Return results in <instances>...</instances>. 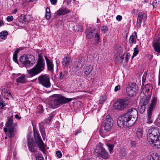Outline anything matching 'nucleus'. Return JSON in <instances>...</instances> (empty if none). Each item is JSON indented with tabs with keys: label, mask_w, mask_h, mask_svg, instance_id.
Here are the masks:
<instances>
[{
	"label": "nucleus",
	"mask_w": 160,
	"mask_h": 160,
	"mask_svg": "<svg viewBox=\"0 0 160 160\" xmlns=\"http://www.w3.org/2000/svg\"><path fill=\"white\" fill-rule=\"evenodd\" d=\"M157 102V99L154 97L151 100V102L149 107V108L148 111V117L147 121V122L148 123H152V120L151 119L152 115V111L154 106L156 104Z\"/></svg>",
	"instance_id": "obj_12"
},
{
	"label": "nucleus",
	"mask_w": 160,
	"mask_h": 160,
	"mask_svg": "<svg viewBox=\"0 0 160 160\" xmlns=\"http://www.w3.org/2000/svg\"><path fill=\"white\" fill-rule=\"evenodd\" d=\"M128 101L125 99L118 100L114 104L116 109L121 110L125 108L128 105Z\"/></svg>",
	"instance_id": "obj_11"
},
{
	"label": "nucleus",
	"mask_w": 160,
	"mask_h": 160,
	"mask_svg": "<svg viewBox=\"0 0 160 160\" xmlns=\"http://www.w3.org/2000/svg\"><path fill=\"white\" fill-rule=\"evenodd\" d=\"M153 46L155 51L157 52L158 56L160 55V38H158L157 40H154L153 42Z\"/></svg>",
	"instance_id": "obj_17"
},
{
	"label": "nucleus",
	"mask_w": 160,
	"mask_h": 160,
	"mask_svg": "<svg viewBox=\"0 0 160 160\" xmlns=\"http://www.w3.org/2000/svg\"><path fill=\"white\" fill-rule=\"evenodd\" d=\"M15 117L17 119H20L21 118V117H19L18 115L16 114L15 115Z\"/></svg>",
	"instance_id": "obj_62"
},
{
	"label": "nucleus",
	"mask_w": 160,
	"mask_h": 160,
	"mask_svg": "<svg viewBox=\"0 0 160 160\" xmlns=\"http://www.w3.org/2000/svg\"><path fill=\"white\" fill-rule=\"evenodd\" d=\"M131 144L132 146H135L136 144V142L135 141H132L131 142Z\"/></svg>",
	"instance_id": "obj_56"
},
{
	"label": "nucleus",
	"mask_w": 160,
	"mask_h": 160,
	"mask_svg": "<svg viewBox=\"0 0 160 160\" xmlns=\"http://www.w3.org/2000/svg\"><path fill=\"white\" fill-rule=\"evenodd\" d=\"M92 70V67L91 65L87 66L85 68L84 73L86 75H88Z\"/></svg>",
	"instance_id": "obj_26"
},
{
	"label": "nucleus",
	"mask_w": 160,
	"mask_h": 160,
	"mask_svg": "<svg viewBox=\"0 0 160 160\" xmlns=\"http://www.w3.org/2000/svg\"><path fill=\"white\" fill-rule=\"evenodd\" d=\"M54 114V113L53 112H52L50 114L48 118L44 120L43 121V122H41V123H40V130L41 131V134L42 135V136L44 140L45 138V133L44 131V129L43 128V127L41 124L49 123L50 122V121L51 120V119L53 118Z\"/></svg>",
	"instance_id": "obj_14"
},
{
	"label": "nucleus",
	"mask_w": 160,
	"mask_h": 160,
	"mask_svg": "<svg viewBox=\"0 0 160 160\" xmlns=\"http://www.w3.org/2000/svg\"><path fill=\"white\" fill-rule=\"evenodd\" d=\"M138 46L137 45L135 48H134V52L133 56L132 57V59L134 57L136 56L138 53Z\"/></svg>",
	"instance_id": "obj_33"
},
{
	"label": "nucleus",
	"mask_w": 160,
	"mask_h": 160,
	"mask_svg": "<svg viewBox=\"0 0 160 160\" xmlns=\"http://www.w3.org/2000/svg\"><path fill=\"white\" fill-rule=\"evenodd\" d=\"M57 157L59 158H60L62 156V153L59 151H58L56 152Z\"/></svg>",
	"instance_id": "obj_45"
},
{
	"label": "nucleus",
	"mask_w": 160,
	"mask_h": 160,
	"mask_svg": "<svg viewBox=\"0 0 160 160\" xmlns=\"http://www.w3.org/2000/svg\"><path fill=\"white\" fill-rule=\"evenodd\" d=\"M45 17L47 19H49L51 18V14L50 13H46Z\"/></svg>",
	"instance_id": "obj_47"
},
{
	"label": "nucleus",
	"mask_w": 160,
	"mask_h": 160,
	"mask_svg": "<svg viewBox=\"0 0 160 160\" xmlns=\"http://www.w3.org/2000/svg\"><path fill=\"white\" fill-rule=\"evenodd\" d=\"M138 87L135 83L129 84L127 86L126 91L128 95L132 97L136 94Z\"/></svg>",
	"instance_id": "obj_10"
},
{
	"label": "nucleus",
	"mask_w": 160,
	"mask_h": 160,
	"mask_svg": "<svg viewBox=\"0 0 160 160\" xmlns=\"http://www.w3.org/2000/svg\"><path fill=\"white\" fill-rule=\"evenodd\" d=\"M136 135L139 138L142 137V127H139L137 128Z\"/></svg>",
	"instance_id": "obj_27"
},
{
	"label": "nucleus",
	"mask_w": 160,
	"mask_h": 160,
	"mask_svg": "<svg viewBox=\"0 0 160 160\" xmlns=\"http://www.w3.org/2000/svg\"><path fill=\"white\" fill-rule=\"evenodd\" d=\"M19 50H20L19 49H18L14 51V54H16V55H18V54L19 52Z\"/></svg>",
	"instance_id": "obj_59"
},
{
	"label": "nucleus",
	"mask_w": 160,
	"mask_h": 160,
	"mask_svg": "<svg viewBox=\"0 0 160 160\" xmlns=\"http://www.w3.org/2000/svg\"><path fill=\"white\" fill-rule=\"evenodd\" d=\"M28 148L29 150L32 152H34L36 150L34 148V144L33 143L28 144Z\"/></svg>",
	"instance_id": "obj_32"
},
{
	"label": "nucleus",
	"mask_w": 160,
	"mask_h": 160,
	"mask_svg": "<svg viewBox=\"0 0 160 160\" xmlns=\"http://www.w3.org/2000/svg\"><path fill=\"white\" fill-rule=\"evenodd\" d=\"M93 153L95 156L104 159H107L110 157L108 152L101 146H96Z\"/></svg>",
	"instance_id": "obj_6"
},
{
	"label": "nucleus",
	"mask_w": 160,
	"mask_h": 160,
	"mask_svg": "<svg viewBox=\"0 0 160 160\" xmlns=\"http://www.w3.org/2000/svg\"><path fill=\"white\" fill-rule=\"evenodd\" d=\"M45 58L46 61L48 70L52 71L53 69V64L52 61L48 59L46 56H45Z\"/></svg>",
	"instance_id": "obj_21"
},
{
	"label": "nucleus",
	"mask_w": 160,
	"mask_h": 160,
	"mask_svg": "<svg viewBox=\"0 0 160 160\" xmlns=\"http://www.w3.org/2000/svg\"><path fill=\"white\" fill-rule=\"evenodd\" d=\"M147 75V73L145 72L144 73L143 76L142 77V82L143 83L144 82H145L146 79V76Z\"/></svg>",
	"instance_id": "obj_49"
},
{
	"label": "nucleus",
	"mask_w": 160,
	"mask_h": 160,
	"mask_svg": "<svg viewBox=\"0 0 160 160\" xmlns=\"http://www.w3.org/2000/svg\"><path fill=\"white\" fill-rule=\"evenodd\" d=\"M27 77L25 75L22 74L16 79V82L18 85L20 83H25L26 82V78Z\"/></svg>",
	"instance_id": "obj_19"
},
{
	"label": "nucleus",
	"mask_w": 160,
	"mask_h": 160,
	"mask_svg": "<svg viewBox=\"0 0 160 160\" xmlns=\"http://www.w3.org/2000/svg\"><path fill=\"white\" fill-rule=\"evenodd\" d=\"M9 91L5 88H3L1 92L2 95L4 97H6V94L9 92Z\"/></svg>",
	"instance_id": "obj_35"
},
{
	"label": "nucleus",
	"mask_w": 160,
	"mask_h": 160,
	"mask_svg": "<svg viewBox=\"0 0 160 160\" xmlns=\"http://www.w3.org/2000/svg\"><path fill=\"white\" fill-rule=\"evenodd\" d=\"M39 83L45 87L48 88L51 87L50 78L47 74L41 75L38 78Z\"/></svg>",
	"instance_id": "obj_8"
},
{
	"label": "nucleus",
	"mask_w": 160,
	"mask_h": 160,
	"mask_svg": "<svg viewBox=\"0 0 160 160\" xmlns=\"http://www.w3.org/2000/svg\"><path fill=\"white\" fill-rule=\"evenodd\" d=\"M15 132V127L8 128V134L9 137L11 138L13 137L14 135Z\"/></svg>",
	"instance_id": "obj_25"
},
{
	"label": "nucleus",
	"mask_w": 160,
	"mask_h": 160,
	"mask_svg": "<svg viewBox=\"0 0 160 160\" xmlns=\"http://www.w3.org/2000/svg\"><path fill=\"white\" fill-rule=\"evenodd\" d=\"M75 0H66L65 1V2H67V5L68 4L71 2H73Z\"/></svg>",
	"instance_id": "obj_55"
},
{
	"label": "nucleus",
	"mask_w": 160,
	"mask_h": 160,
	"mask_svg": "<svg viewBox=\"0 0 160 160\" xmlns=\"http://www.w3.org/2000/svg\"><path fill=\"white\" fill-rule=\"evenodd\" d=\"M8 34V32L6 31H3L1 32L0 33V37L2 39H5Z\"/></svg>",
	"instance_id": "obj_29"
},
{
	"label": "nucleus",
	"mask_w": 160,
	"mask_h": 160,
	"mask_svg": "<svg viewBox=\"0 0 160 160\" xmlns=\"http://www.w3.org/2000/svg\"><path fill=\"white\" fill-rule=\"evenodd\" d=\"M17 55L13 54V61L17 63L18 62L17 60Z\"/></svg>",
	"instance_id": "obj_44"
},
{
	"label": "nucleus",
	"mask_w": 160,
	"mask_h": 160,
	"mask_svg": "<svg viewBox=\"0 0 160 160\" xmlns=\"http://www.w3.org/2000/svg\"><path fill=\"white\" fill-rule=\"evenodd\" d=\"M107 146L108 148L109 151L110 152H111L114 147L113 145L112 144L108 143L107 144Z\"/></svg>",
	"instance_id": "obj_39"
},
{
	"label": "nucleus",
	"mask_w": 160,
	"mask_h": 160,
	"mask_svg": "<svg viewBox=\"0 0 160 160\" xmlns=\"http://www.w3.org/2000/svg\"><path fill=\"white\" fill-rule=\"evenodd\" d=\"M45 67V62L43 57L40 55L38 56V60L36 65L30 70H27L29 75L32 77L38 74L43 70Z\"/></svg>",
	"instance_id": "obj_4"
},
{
	"label": "nucleus",
	"mask_w": 160,
	"mask_h": 160,
	"mask_svg": "<svg viewBox=\"0 0 160 160\" xmlns=\"http://www.w3.org/2000/svg\"><path fill=\"white\" fill-rule=\"evenodd\" d=\"M106 99V97L105 96L101 97L99 100V102L100 103H103L105 101Z\"/></svg>",
	"instance_id": "obj_40"
},
{
	"label": "nucleus",
	"mask_w": 160,
	"mask_h": 160,
	"mask_svg": "<svg viewBox=\"0 0 160 160\" xmlns=\"http://www.w3.org/2000/svg\"><path fill=\"white\" fill-rule=\"evenodd\" d=\"M129 41L131 43H135L136 40L135 36L133 35H131L129 38Z\"/></svg>",
	"instance_id": "obj_37"
},
{
	"label": "nucleus",
	"mask_w": 160,
	"mask_h": 160,
	"mask_svg": "<svg viewBox=\"0 0 160 160\" xmlns=\"http://www.w3.org/2000/svg\"><path fill=\"white\" fill-rule=\"evenodd\" d=\"M46 13H50V9L48 8H47L46 9Z\"/></svg>",
	"instance_id": "obj_60"
},
{
	"label": "nucleus",
	"mask_w": 160,
	"mask_h": 160,
	"mask_svg": "<svg viewBox=\"0 0 160 160\" xmlns=\"http://www.w3.org/2000/svg\"><path fill=\"white\" fill-rule=\"evenodd\" d=\"M71 59L69 57H65L62 60V65L65 67L68 66L72 62Z\"/></svg>",
	"instance_id": "obj_24"
},
{
	"label": "nucleus",
	"mask_w": 160,
	"mask_h": 160,
	"mask_svg": "<svg viewBox=\"0 0 160 160\" xmlns=\"http://www.w3.org/2000/svg\"><path fill=\"white\" fill-rule=\"evenodd\" d=\"M13 118V116H11L10 117L7 121L6 125L8 128H12L16 127V124L13 123L12 120Z\"/></svg>",
	"instance_id": "obj_20"
},
{
	"label": "nucleus",
	"mask_w": 160,
	"mask_h": 160,
	"mask_svg": "<svg viewBox=\"0 0 160 160\" xmlns=\"http://www.w3.org/2000/svg\"><path fill=\"white\" fill-rule=\"evenodd\" d=\"M148 160H160V157L156 152H155L151 154Z\"/></svg>",
	"instance_id": "obj_23"
},
{
	"label": "nucleus",
	"mask_w": 160,
	"mask_h": 160,
	"mask_svg": "<svg viewBox=\"0 0 160 160\" xmlns=\"http://www.w3.org/2000/svg\"><path fill=\"white\" fill-rule=\"evenodd\" d=\"M147 139L152 147L160 148V133L157 127H152L148 130Z\"/></svg>",
	"instance_id": "obj_2"
},
{
	"label": "nucleus",
	"mask_w": 160,
	"mask_h": 160,
	"mask_svg": "<svg viewBox=\"0 0 160 160\" xmlns=\"http://www.w3.org/2000/svg\"><path fill=\"white\" fill-rule=\"evenodd\" d=\"M147 18V14L145 13L140 12L138 14V17L137 22V28L141 27L142 22H145Z\"/></svg>",
	"instance_id": "obj_15"
},
{
	"label": "nucleus",
	"mask_w": 160,
	"mask_h": 160,
	"mask_svg": "<svg viewBox=\"0 0 160 160\" xmlns=\"http://www.w3.org/2000/svg\"><path fill=\"white\" fill-rule=\"evenodd\" d=\"M158 4V2L156 0H155L154 1H153L152 3V6L153 8H156Z\"/></svg>",
	"instance_id": "obj_41"
},
{
	"label": "nucleus",
	"mask_w": 160,
	"mask_h": 160,
	"mask_svg": "<svg viewBox=\"0 0 160 160\" xmlns=\"http://www.w3.org/2000/svg\"><path fill=\"white\" fill-rule=\"evenodd\" d=\"M19 61L26 67L31 66L35 62L34 57L32 55H23L21 56Z\"/></svg>",
	"instance_id": "obj_5"
},
{
	"label": "nucleus",
	"mask_w": 160,
	"mask_h": 160,
	"mask_svg": "<svg viewBox=\"0 0 160 160\" xmlns=\"http://www.w3.org/2000/svg\"><path fill=\"white\" fill-rule=\"evenodd\" d=\"M86 35L87 38L89 39H94L97 43L99 41L100 36L98 30L95 28H92L87 29L86 31Z\"/></svg>",
	"instance_id": "obj_7"
},
{
	"label": "nucleus",
	"mask_w": 160,
	"mask_h": 160,
	"mask_svg": "<svg viewBox=\"0 0 160 160\" xmlns=\"http://www.w3.org/2000/svg\"><path fill=\"white\" fill-rule=\"evenodd\" d=\"M113 125V120L112 118L109 116H107L104 121V126L105 130L107 132L110 131Z\"/></svg>",
	"instance_id": "obj_13"
},
{
	"label": "nucleus",
	"mask_w": 160,
	"mask_h": 160,
	"mask_svg": "<svg viewBox=\"0 0 160 160\" xmlns=\"http://www.w3.org/2000/svg\"><path fill=\"white\" fill-rule=\"evenodd\" d=\"M120 59H121L122 60V59H123L124 58V55H122V56H121L120 57Z\"/></svg>",
	"instance_id": "obj_64"
},
{
	"label": "nucleus",
	"mask_w": 160,
	"mask_h": 160,
	"mask_svg": "<svg viewBox=\"0 0 160 160\" xmlns=\"http://www.w3.org/2000/svg\"><path fill=\"white\" fill-rule=\"evenodd\" d=\"M101 30L103 32V33H105L107 32L108 29L106 26H104L102 27Z\"/></svg>",
	"instance_id": "obj_42"
},
{
	"label": "nucleus",
	"mask_w": 160,
	"mask_h": 160,
	"mask_svg": "<svg viewBox=\"0 0 160 160\" xmlns=\"http://www.w3.org/2000/svg\"><path fill=\"white\" fill-rule=\"evenodd\" d=\"M13 18L12 16H8L7 18V20L8 22H11L13 20Z\"/></svg>",
	"instance_id": "obj_43"
},
{
	"label": "nucleus",
	"mask_w": 160,
	"mask_h": 160,
	"mask_svg": "<svg viewBox=\"0 0 160 160\" xmlns=\"http://www.w3.org/2000/svg\"><path fill=\"white\" fill-rule=\"evenodd\" d=\"M120 86L119 85L116 86L114 88V91L115 92L117 91L118 90L120 89Z\"/></svg>",
	"instance_id": "obj_50"
},
{
	"label": "nucleus",
	"mask_w": 160,
	"mask_h": 160,
	"mask_svg": "<svg viewBox=\"0 0 160 160\" xmlns=\"http://www.w3.org/2000/svg\"><path fill=\"white\" fill-rule=\"evenodd\" d=\"M12 97V95L10 92L9 91V92H8L7 94H6V97H4V98L7 99H9L10 98H11Z\"/></svg>",
	"instance_id": "obj_46"
},
{
	"label": "nucleus",
	"mask_w": 160,
	"mask_h": 160,
	"mask_svg": "<svg viewBox=\"0 0 160 160\" xmlns=\"http://www.w3.org/2000/svg\"><path fill=\"white\" fill-rule=\"evenodd\" d=\"M36 160H43L42 155L41 154L38 153L35 155Z\"/></svg>",
	"instance_id": "obj_38"
},
{
	"label": "nucleus",
	"mask_w": 160,
	"mask_h": 160,
	"mask_svg": "<svg viewBox=\"0 0 160 160\" xmlns=\"http://www.w3.org/2000/svg\"><path fill=\"white\" fill-rule=\"evenodd\" d=\"M70 12V11L68 8H61L57 11V13L58 15L61 16L65 14Z\"/></svg>",
	"instance_id": "obj_22"
},
{
	"label": "nucleus",
	"mask_w": 160,
	"mask_h": 160,
	"mask_svg": "<svg viewBox=\"0 0 160 160\" xmlns=\"http://www.w3.org/2000/svg\"><path fill=\"white\" fill-rule=\"evenodd\" d=\"M51 3L53 5H55L56 4L57 0H50Z\"/></svg>",
	"instance_id": "obj_54"
},
{
	"label": "nucleus",
	"mask_w": 160,
	"mask_h": 160,
	"mask_svg": "<svg viewBox=\"0 0 160 160\" xmlns=\"http://www.w3.org/2000/svg\"><path fill=\"white\" fill-rule=\"evenodd\" d=\"M127 154L126 150L124 149H122L120 151L119 156L121 158H123Z\"/></svg>",
	"instance_id": "obj_31"
},
{
	"label": "nucleus",
	"mask_w": 160,
	"mask_h": 160,
	"mask_svg": "<svg viewBox=\"0 0 160 160\" xmlns=\"http://www.w3.org/2000/svg\"><path fill=\"white\" fill-rule=\"evenodd\" d=\"M85 59L84 58H80L75 61L74 63L73 67L79 69L81 68L85 63Z\"/></svg>",
	"instance_id": "obj_16"
},
{
	"label": "nucleus",
	"mask_w": 160,
	"mask_h": 160,
	"mask_svg": "<svg viewBox=\"0 0 160 160\" xmlns=\"http://www.w3.org/2000/svg\"><path fill=\"white\" fill-rule=\"evenodd\" d=\"M130 55L128 54L125 57V59L126 60V61H128V60L129 59V58H130Z\"/></svg>",
	"instance_id": "obj_57"
},
{
	"label": "nucleus",
	"mask_w": 160,
	"mask_h": 160,
	"mask_svg": "<svg viewBox=\"0 0 160 160\" xmlns=\"http://www.w3.org/2000/svg\"><path fill=\"white\" fill-rule=\"evenodd\" d=\"M24 22L25 25L30 21V17L29 15H24Z\"/></svg>",
	"instance_id": "obj_36"
},
{
	"label": "nucleus",
	"mask_w": 160,
	"mask_h": 160,
	"mask_svg": "<svg viewBox=\"0 0 160 160\" xmlns=\"http://www.w3.org/2000/svg\"><path fill=\"white\" fill-rule=\"evenodd\" d=\"M138 113L135 108L129 109L117 121L118 125L120 127L124 126L130 127L133 125L136 122L138 118Z\"/></svg>",
	"instance_id": "obj_1"
},
{
	"label": "nucleus",
	"mask_w": 160,
	"mask_h": 160,
	"mask_svg": "<svg viewBox=\"0 0 160 160\" xmlns=\"http://www.w3.org/2000/svg\"><path fill=\"white\" fill-rule=\"evenodd\" d=\"M149 100L148 98H143L140 101L141 104L142 105L146 106V105H148V103L149 102Z\"/></svg>",
	"instance_id": "obj_28"
},
{
	"label": "nucleus",
	"mask_w": 160,
	"mask_h": 160,
	"mask_svg": "<svg viewBox=\"0 0 160 160\" xmlns=\"http://www.w3.org/2000/svg\"><path fill=\"white\" fill-rule=\"evenodd\" d=\"M28 144L33 143V142L32 138L30 137H28Z\"/></svg>",
	"instance_id": "obj_48"
},
{
	"label": "nucleus",
	"mask_w": 160,
	"mask_h": 160,
	"mask_svg": "<svg viewBox=\"0 0 160 160\" xmlns=\"http://www.w3.org/2000/svg\"><path fill=\"white\" fill-rule=\"evenodd\" d=\"M34 135L35 142L38 145V148H40V150L45 153V146L38 132L34 131Z\"/></svg>",
	"instance_id": "obj_9"
},
{
	"label": "nucleus",
	"mask_w": 160,
	"mask_h": 160,
	"mask_svg": "<svg viewBox=\"0 0 160 160\" xmlns=\"http://www.w3.org/2000/svg\"><path fill=\"white\" fill-rule=\"evenodd\" d=\"M145 106L141 104L140 106L139 107V109L140 112L142 114L145 112Z\"/></svg>",
	"instance_id": "obj_34"
},
{
	"label": "nucleus",
	"mask_w": 160,
	"mask_h": 160,
	"mask_svg": "<svg viewBox=\"0 0 160 160\" xmlns=\"http://www.w3.org/2000/svg\"><path fill=\"white\" fill-rule=\"evenodd\" d=\"M4 106V103L2 101H0V108H2Z\"/></svg>",
	"instance_id": "obj_51"
},
{
	"label": "nucleus",
	"mask_w": 160,
	"mask_h": 160,
	"mask_svg": "<svg viewBox=\"0 0 160 160\" xmlns=\"http://www.w3.org/2000/svg\"><path fill=\"white\" fill-rule=\"evenodd\" d=\"M3 25V22L1 20H0V27Z\"/></svg>",
	"instance_id": "obj_63"
},
{
	"label": "nucleus",
	"mask_w": 160,
	"mask_h": 160,
	"mask_svg": "<svg viewBox=\"0 0 160 160\" xmlns=\"http://www.w3.org/2000/svg\"><path fill=\"white\" fill-rule=\"evenodd\" d=\"M138 12V11L136 9H133L132 11V13L134 15H135L136 13Z\"/></svg>",
	"instance_id": "obj_53"
},
{
	"label": "nucleus",
	"mask_w": 160,
	"mask_h": 160,
	"mask_svg": "<svg viewBox=\"0 0 160 160\" xmlns=\"http://www.w3.org/2000/svg\"><path fill=\"white\" fill-rule=\"evenodd\" d=\"M24 15H21L15 21V23L18 26H22L25 25L24 22Z\"/></svg>",
	"instance_id": "obj_18"
},
{
	"label": "nucleus",
	"mask_w": 160,
	"mask_h": 160,
	"mask_svg": "<svg viewBox=\"0 0 160 160\" xmlns=\"http://www.w3.org/2000/svg\"><path fill=\"white\" fill-rule=\"evenodd\" d=\"M68 72L67 71H64L60 73V79H66L68 75Z\"/></svg>",
	"instance_id": "obj_30"
},
{
	"label": "nucleus",
	"mask_w": 160,
	"mask_h": 160,
	"mask_svg": "<svg viewBox=\"0 0 160 160\" xmlns=\"http://www.w3.org/2000/svg\"><path fill=\"white\" fill-rule=\"evenodd\" d=\"M122 16L119 15L117 16L116 18V19L119 21H120L122 20Z\"/></svg>",
	"instance_id": "obj_52"
},
{
	"label": "nucleus",
	"mask_w": 160,
	"mask_h": 160,
	"mask_svg": "<svg viewBox=\"0 0 160 160\" xmlns=\"http://www.w3.org/2000/svg\"><path fill=\"white\" fill-rule=\"evenodd\" d=\"M5 133L7 134V133H8V129L6 128H5L3 129Z\"/></svg>",
	"instance_id": "obj_61"
},
{
	"label": "nucleus",
	"mask_w": 160,
	"mask_h": 160,
	"mask_svg": "<svg viewBox=\"0 0 160 160\" xmlns=\"http://www.w3.org/2000/svg\"><path fill=\"white\" fill-rule=\"evenodd\" d=\"M74 98H67L60 95L56 94L54 95L50 101V104L52 108H56L60 105L66 103L74 100Z\"/></svg>",
	"instance_id": "obj_3"
},
{
	"label": "nucleus",
	"mask_w": 160,
	"mask_h": 160,
	"mask_svg": "<svg viewBox=\"0 0 160 160\" xmlns=\"http://www.w3.org/2000/svg\"><path fill=\"white\" fill-rule=\"evenodd\" d=\"M19 50H20L19 49H18L14 51V54H16V55H18V54L19 52Z\"/></svg>",
	"instance_id": "obj_58"
}]
</instances>
